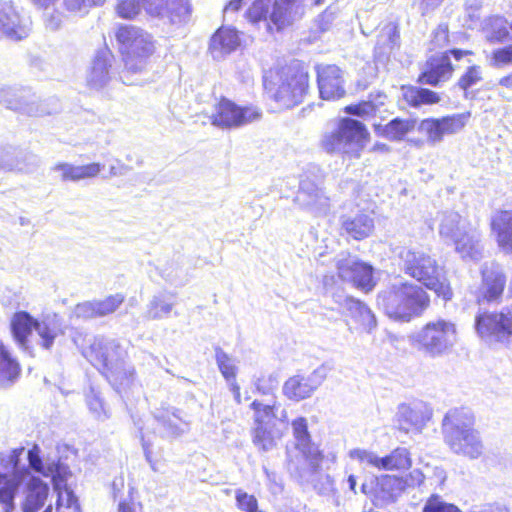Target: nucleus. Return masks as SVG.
Listing matches in <instances>:
<instances>
[{
  "instance_id": "1",
  "label": "nucleus",
  "mask_w": 512,
  "mask_h": 512,
  "mask_svg": "<svg viewBox=\"0 0 512 512\" xmlns=\"http://www.w3.org/2000/svg\"><path fill=\"white\" fill-rule=\"evenodd\" d=\"M27 452L23 447L0 453V507L2 512H18L16 497L27 481L23 512H37L48 497L49 487L40 478L31 475L27 466Z\"/></svg>"
},
{
  "instance_id": "2",
  "label": "nucleus",
  "mask_w": 512,
  "mask_h": 512,
  "mask_svg": "<svg viewBox=\"0 0 512 512\" xmlns=\"http://www.w3.org/2000/svg\"><path fill=\"white\" fill-rule=\"evenodd\" d=\"M83 355L105 375L118 392L126 389L133 382L134 368L126 362L127 352L118 341L95 337L90 346L84 350Z\"/></svg>"
},
{
  "instance_id": "3",
  "label": "nucleus",
  "mask_w": 512,
  "mask_h": 512,
  "mask_svg": "<svg viewBox=\"0 0 512 512\" xmlns=\"http://www.w3.org/2000/svg\"><path fill=\"white\" fill-rule=\"evenodd\" d=\"M370 139L366 126L352 118H342L327 128L321 136L320 147L328 154L344 159H359Z\"/></svg>"
},
{
  "instance_id": "4",
  "label": "nucleus",
  "mask_w": 512,
  "mask_h": 512,
  "mask_svg": "<svg viewBox=\"0 0 512 512\" xmlns=\"http://www.w3.org/2000/svg\"><path fill=\"white\" fill-rule=\"evenodd\" d=\"M308 81L305 71L292 66L272 67L263 74L265 93L284 108H291L302 101Z\"/></svg>"
},
{
  "instance_id": "5",
  "label": "nucleus",
  "mask_w": 512,
  "mask_h": 512,
  "mask_svg": "<svg viewBox=\"0 0 512 512\" xmlns=\"http://www.w3.org/2000/svg\"><path fill=\"white\" fill-rule=\"evenodd\" d=\"M27 461L31 470L44 477H51L58 494L56 512H82L77 497L68 485L72 473L67 465L49 457L44 458L38 445L27 451Z\"/></svg>"
},
{
  "instance_id": "6",
  "label": "nucleus",
  "mask_w": 512,
  "mask_h": 512,
  "mask_svg": "<svg viewBox=\"0 0 512 512\" xmlns=\"http://www.w3.org/2000/svg\"><path fill=\"white\" fill-rule=\"evenodd\" d=\"M444 441L457 455L478 459L484 452L480 433L473 428L472 417L462 410H450L443 419Z\"/></svg>"
},
{
  "instance_id": "7",
  "label": "nucleus",
  "mask_w": 512,
  "mask_h": 512,
  "mask_svg": "<svg viewBox=\"0 0 512 512\" xmlns=\"http://www.w3.org/2000/svg\"><path fill=\"white\" fill-rule=\"evenodd\" d=\"M399 257L406 274L433 290L444 300L452 297V290L447 283L444 270L437 261L423 251L403 248Z\"/></svg>"
},
{
  "instance_id": "8",
  "label": "nucleus",
  "mask_w": 512,
  "mask_h": 512,
  "mask_svg": "<svg viewBox=\"0 0 512 512\" xmlns=\"http://www.w3.org/2000/svg\"><path fill=\"white\" fill-rule=\"evenodd\" d=\"M379 303L384 305L389 317L409 320L421 316L428 307L429 299L421 287L396 279L390 290L379 296Z\"/></svg>"
},
{
  "instance_id": "9",
  "label": "nucleus",
  "mask_w": 512,
  "mask_h": 512,
  "mask_svg": "<svg viewBox=\"0 0 512 512\" xmlns=\"http://www.w3.org/2000/svg\"><path fill=\"white\" fill-rule=\"evenodd\" d=\"M116 38L124 55V73L142 72L156 50L153 36L139 27L123 25L118 28ZM122 77L124 78L125 74Z\"/></svg>"
},
{
  "instance_id": "10",
  "label": "nucleus",
  "mask_w": 512,
  "mask_h": 512,
  "mask_svg": "<svg viewBox=\"0 0 512 512\" xmlns=\"http://www.w3.org/2000/svg\"><path fill=\"white\" fill-rule=\"evenodd\" d=\"M10 329L18 346L29 353L35 344L49 348L61 332L57 322H11Z\"/></svg>"
},
{
  "instance_id": "11",
  "label": "nucleus",
  "mask_w": 512,
  "mask_h": 512,
  "mask_svg": "<svg viewBox=\"0 0 512 512\" xmlns=\"http://www.w3.org/2000/svg\"><path fill=\"white\" fill-rule=\"evenodd\" d=\"M455 325L452 322L428 323L418 333L410 336L411 344L432 356L440 355L454 343Z\"/></svg>"
},
{
  "instance_id": "12",
  "label": "nucleus",
  "mask_w": 512,
  "mask_h": 512,
  "mask_svg": "<svg viewBox=\"0 0 512 512\" xmlns=\"http://www.w3.org/2000/svg\"><path fill=\"white\" fill-rule=\"evenodd\" d=\"M406 487L403 478L383 474L366 479L361 485V492L368 496L377 507L394 503Z\"/></svg>"
},
{
  "instance_id": "13",
  "label": "nucleus",
  "mask_w": 512,
  "mask_h": 512,
  "mask_svg": "<svg viewBox=\"0 0 512 512\" xmlns=\"http://www.w3.org/2000/svg\"><path fill=\"white\" fill-rule=\"evenodd\" d=\"M260 110L255 106H239L229 99L222 98L215 106L210 117L214 126L219 128H239L259 120Z\"/></svg>"
},
{
  "instance_id": "14",
  "label": "nucleus",
  "mask_w": 512,
  "mask_h": 512,
  "mask_svg": "<svg viewBox=\"0 0 512 512\" xmlns=\"http://www.w3.org/2000/svg\"><path fill=\"white\" fill-rule=\"evenodd\" d=\"M471 117L470 112L455 113L440 118L423 119L418 126L420 133L426 136L431 145L441 143L446 136L463 131Z\"/></svg>"
},
{
  "instance_id": "15",
  "label": "nucleus",
  "mask_w": 512,
  "mask_h": 512,
  "mask_svg": "<svg viewBox=\"0 0 512 512\" xmlns=\"http://www.w3.org/2000/svg\"><path fill=\"white\" fill-rule=\"evenodd\" d=\"M328 372L329 368L321 365L308 376L294 375L284 383L283 393L295 401L309 398L327 378Z\"/></svg>"
},
{
  "instance_id": "16",
  "label": "nucleus",
  "mask_w": 512,
  "mask_h": 512,
  "mask_svg": "<svg viewBox=\"0 0 512 512\" xmlns=\"http://www.w3.org/2000/svg\"><path fill=\"white\" fill-rule=\"evenodd\" d=\"M336 266L338 275L343 281L351 282L366 292L373 289L375 281L371 265L347 255L339 258Z\"/></svg>"
},
{
  "instance_id": "17",
  "label": "nucleus",
  "mask_w": 512,
  "mask_h": 512,
  "mask_svg": "<svg viewBox=\"0 0 512 512\" xmlns=\"http://www.w3.org/2000/svg\"><path fill=\"white\" fill-rule=\"evenodd\" d=\"M256 389L265 396L264 400H254L251 403V409L254 411L255 425H277L281 423L286 427L288 417L285 409H282L281 404L277 401L274 395H270L271 389L264 390L261 388L260 383H256Z\"/></svg>"
},
{
  "instance_id": "18",
  "label": "nucleus",
  "mask_w": 512,
  "mask_h": 512,
  "mask_svg": "<svg viewBox=\"0 0 512 512\" xmlns=\"http://www.w3.org/2000/svg\"><path fill=\"white\" fill-rule=\"evenodd\" d=\"M317 84L323 100L335 101L345 95L344 75L336 65H317Z\"/></svg>"
},
{
  "instance_id": "19",
  "label": "nucleus",
  "mask_w": 512,
  "mask_h": 512,
  "mask_svg": "<svg viewBox=\"0 0 512 512\" xmlns=\"http://www.w3.org/2000/svg\"><path fill=\"white\" fill-rule=\"evenodd\" d=\"M432 417V409L422 401L402 404L398 408L397 423L405 432L420 433Z\"/></svg>"
},
{
  "instance_id": "20",
  "label": "nucleus",
  "mask_w": 512,
  "mask_h": 512,
  "mask_svg": "<svg viewBox=\"0 0 512 512\" xmlns=\"http://www.w3.org/2000/svg\"><path fill=\"white\" fill-rule=\"evenodd\" d=\"M296 203L315 214H325L329 209V197L314 182L303 179L295 198Z\"/></svg>"
},
{
  "instance_id": "21",
  "label": "nucleus",
  "mask_w": 512,
  "mask_h": 512,
  "mask_svg": "<svg viewBox=\"0 0 512 512\" xmlns=\"http://www.w3.org/2000/svg\"><path fill=\"white\" fill-rule=\"evenodd\" d=\"M30 31L27 21H23L10 2H0V38L21 40Z\"/></svg>"
},
{
  "instance_id": "22",
  "label": "nucleus",
  "mask_w": 512,
  "mask_h": 512,
  "mask_svg": "<svg viewBox=\"0 0 512 512\" xmlns=\"http://www.w3.org/2000/svg\"><path fill=\"white\" fill-rule=\"evenodd\" d=\"M124 299L125 297L122 294L117 293L103 300L79 303L74 309V314L77 318L84 319L106 317L115 312Z\"/></svg>"
},
{
  "instance_id": "23",
  "label": "nucleus",
  "mask_w": 512,
  "mask_h": 512,
  "mask_svg": "<svg viewBox=\"0 0 512 512\" xmlns=\"http://www.w3.org/2000/svg\"><path fill=\"white\" fill-rule=\"evenodd\" d=\"M292 429L296 439V448L308 461L311 469L315 470L321 461V453L318 447L311 443L307 420L304 417L295 419L292 422Z\"/></svg>"
},
{
  "instance_id": "24",
  "label": "nucleus",
  "mask_w": 512,
  "mask_h": 512,
  "mask_svg": "<svg viewBox=\"0 0 512 512\" xmlns=\"http://www.w3.org/2000/svg\"><path fill=\"white\" fill-rule=\"evenodd\" d=\"M111 54L108 50H101L95 56L86 75V84L91 90H100L106 86L109 77Z\"/></svg>"
},
{
  "instance_id": "25",
  "label": "nucleus",
  "mask_w": 512,
  "mask_h": 512,
  "mask_svg": "<svg viewBox=\"0 0 512 512\" xmlns=\"http://www.w3.org/2000/svg\"><path fill=\"white\" fill-rule=\"evenodd\" d=\"M479 338L488 345L512 339V322H475Z\"/></svg>"
},
{
  "instance_id": "26",
  "label": "nucleus",
  "mask_w": 512,
  "mask_h": 512,
  "mask_svg": "<svg viewBox=\"0 0 512 512\" xmlns=\"http://www.w3.org/2000/svg\"><path fill=\"white\" fill-rule=\"evenodd\" d=\"M452 242L455 246V251L462 259L476 261L481 257V234L475 227L471 226L464 230L462 235L455 238Z\"/></svg>"
},
{
  "instance_id": "27",
  "label": "nucleus",
  "mask_w": 512,
  "mask_h": 512,
  "mask_svg": "<svg viewBox=\"0 0 512 512\" xmlns=\"http://www.w3.org/2000/svg\"><path fill=\"white\" fill-rule=\"evenodd\" d=\"M162 437H177L189 430V422L177 409H166L155 415Z\"/></svg>"
},
{
  "instance_id": "28",
  "label": "nucleus",
  "mask_w": 512,
  "mask_h": 512,
  "mask_svg": "<svg viewBox=\"0 0 512 512\" xmlns=\"http://www.w3.org/2000/svg\"><path fill=\"white\" fill-rule=\"evenodd\" d=\"M491 229L500 249L512 253V210L497 212L492 217Z\"/></svg>"
},
{
  "instance_id": "29",
  "label": "nucleus",
  "mask_w": 512,
  "mask_h": 512,
  "mask_svg": "<svg viewBox=\"0 0 512 512\" xmlns=\"http://www.w3.org/2000/svg\"><path fill=\"white\" fill-rule=\"evenodd\" d=\"M416 124V119L396 117L385 125L375 124L374 131L390 141H401L415 129Z\"/></svg>"
},
{
  "instance_id": "30",
  "label": "nucleus",
  "mask_w": 512,
  "mask_h": 512,
  "mask_svg": "<svg viewBox=\"0 0 512 512\" xmlns=\"http://www.w3.org/2000/svg\"><path fill=\"white\" fill-rule=\"evenodd\" d=\"M341 227L344 233L355 240L369 237L374 229L373 218L365 213L342 217Z\"/></svg>"
},
{
  "instance_id": "31",
  "label": "nucleus",
  "mask_w": 512,
  "mask_h": 512,
  "mask_svg": "<svg viewBox=\"0 0 512 512\" xmlns=\"http://www.w3.org/2000/svg\"><path fill=\"white\" fill-rule=\"evenodd\" d=\"M452 65L447 53L440 57H433L428 61V69L420 76V81L430 85H437L450 77Z\"/></svg>"
},
{
  "instance_id": "32",
  "label": "nucleus",
  "mask_w": 512,
  "mask_h": 512,
  "mask_svg": "<svg viewBox=\"0 0 512 512\" xmlns=\"http://www.w3.org/2000/svg\"><path fill=\"white\" fill-rule=\"evenodd\" d=\"M472 225L457 212H444L439 223V234L445 240L453 241Z\"/></svg>"
},
{
  "instance_id": "33",
  "label": "nucleus",
  "mask_w": 512,
  "mask_h": 512,
  "mask_svg": "<svg viewBox=\"0 0 512 512\" xmlns=\"http://www.w3.org/2000/svg\"><path fill=\"white\" fill-rule=\"evenodd\" d=\"M483 285L482 296L488 302L497 300L503 293L505 277L497 268H485L482 271Z\"/></svg>"
},
{
  "instance_id": "34",
  "label": "nucleus",
  "mask_w": 512,
  "mask_h": 512,
  "mask_svg": "<svg viewBox=\"0 0 512 512\" xmlns=\"http://www.w3.org/2000/svg\"><path fill=\"white\" fill-rule=\"evenodd\" d=\"M102 168L103 165L99 163H91L82 166H74L68 163H62L56 165L54 170L61 173V179L64 181H79L96 177Z\"/></svg>"
},
{
  "instance_id": "35",
  "label": "nucleus",
  "mask_w": 512,
  "mask_h": 512,
  "mask_svg": "<svg viewBox=\"0 0 512 512\" xmlns=\"http://www.w3.org/2000/svg\"><path fill=\"white\" fill-rule=\"evenodd\" d=\"M281 430L277 425H255L253 430V444L258 450L267 452L276 447L281 438Z\"/></svg>"
},
{
  "instance_id": "36",
  "label": "nucleus",
  "mask_w": 512,
  "mask_h": 512,
  "mask_svg": "<svg viewBox=\"0 0 512 512\" xmlns=\"http://www.w3.org/2000/svg\"><path fill=\"white\" fill-rule=\"evenodd\" d=\"M20 375L19 363L14 359L7 347L0 341V386L13 384Z\"/></svg>"
},
{
  "instance_id": "37",
  "label": "nucleus",
  "mask_w": 512,
  "mask_h": 512,
  "mask_svg": "<svg viewBox=\"0 0 512 512\" xmlns=\"http://www.w3.org/2000/svg\"><path fill=\"white\" fill-rule=\"evenodd\" d=\"M240 44V39L236 30L232 28L221 27L212 36L210 48L213 52L227 54L234 51Z\"/></svg>"
},
{
  "instance_id": "38",
  "label": "nucleus",
  "mask_w": 512,
  "mask_h": 512,
  "mask_svg": "<svg viewBox=\"0 0 512 512\" xmlns=\"http://www.w3.org/2000/svg\"><path fill=\"white\" fill-rule=\"evenodd\" d=\"M483 35L490 44L503 43L509 38L508 22L505 18L494 16L484 22Z\"/></svg>"
},
{
  "instance_id": "39",
  "label": "nucleus",
  "mask_w": 512,
  "mask_h": 512,
  "mask_svg": "<svg viewBox=\"0 0 512 512\" xmlns=\"http://www.w3.org/2000/svg\"><path fill=\"white\" fill-rule=\"evenodd\" d=\"M164 18L171 24L181 25L189 21L191 5L189 0H164Z\"/></svg>"
},
{
  "instance_id": "40",
  "label": "nucleus",
  "mask_w": 512,
  "mask_h": 512,
  "mask_svg": "<svg viewBox=\"0 0 512 512\" xmlns=\"http://www.w3.org/2000/svg\"><path fill=\"white\" fill-rule=\"evenodd\" d=\"M148 316L153 319L176 317L173 296L167 294L155 296L149 304Z\"/></svg>"
},
{
  "instance_id": "41",
  "label": "nucleus",
  "mask_w": 512,
  "mask_h": 512,
  "mask_svg": "<svg viewBox=\"0 0 512 512\" xmlns=\"http://www.w3.org/2000/svg\"><path fill=\"white\" fill-rule=\"evenodd\" d=\"M382 470L400 471L407 470L412 465L408 450L404 447L394 449L390 454L382 457Z\"/></svg>"
},
{
  "instance_id": "42",
  "label": "nucleus",
  "mask_w": 512,
  "mask_h": 512,
  "mask_svg": "<svg viewBox=\"0 0 512 512\" xmlns=\"http://www.w3.org/2000/svg\"><path fill=\"white\" fill-rule=\"evenodd\" d=\"M403 97L411 106L414 107H418L423 104H435L440 100L437 93L429 89L417 87L403 88Z\"/></svg>"
},
{
  "instance_id": "43",
  "label": "nucleus",
  "mask_w": 512,
  "mask_h": 512,
  "mask_svg": "<svg viewBox=\"0 0 512 512\" xmlns=\"http://www.w3.org/2000/svg\"><path fill=\"white\" fill-rule=\"evenodd\" d=\"M399 40V33L397 26L394 23L386 24L382 29L377 39V49L381 53H388L392 51L397 45Z\"/></svg>"
},
{
  "instance_id": "44",
  "label": "nucleus",
  "mask_w": 512,
  "mask_h": 512,
  "mask_svg": "<svg viewBox=\"0 0 512 512\" xmlns=\"http://www.w3.org/2000/svg\"><path fill=\"white\" fill-rule=\"evenodd\" d=\"M217 366L227 382L236 380L237 366L235 360L221 348H215Z\"/></svg>"
},
{
  "instance_id": "45",
  "label": "nucleus",
  "mask_w": 512,
  "mask_h": 512,
  "mask_svg": "<svg viewBox=\"0 0 512 512\" xmlns=\"http://www.w3.org/2000/svg\"><path fill=\"white\" fill-rule=\"evenodd\" d=\"M352 459L357 460L360 464L382 470V457L375 452L365 449H354L349 452Z\"/></svg>"
},
{
  "instance_id": "46",
  "label": "nucleus",
  "mask_w": 512,
  "mask_h": 512,
  "mask_svg": "<svg viewBox=\"0 0 512 512\" xmlns=\"http://www.w3.org/2000/svg\"><path fill=\"white\" fill-rule=\"evenodd\" d=\"M345 308L348 316L360 320H369L374 318L371 310L362 302L356 299L348 298L345 301Z\"/></svg>"
},
{
  "instance_id": "47",
  "label": "nucleus",
  "mask_w": 512,
  "mask_h": 512,
  "mask_svg": "<svg viewBox=\"0 0 512 512\" xmlns=\"http://www.w3.org/2000/svg\"><path fill=\"white\" fill-rule=\"evenodd\" d=\"M235 499L237 508L242 512H264L259 509L256 497L241 489L236 490Z\"/></svg>"
},
{
  "instance_id": "48",
  "label": "nucleus",
  "mask_w": 512,
  "mask_h": 512,
  "mask_svg": "<svg viewBox=\"0 0 512 512\" xmlns=\"http://www.w3.org/2000/svg\"><path fill=\"white\" fill-rule=\"evenodd\" d=\"M384 102L380 100L378 103L373 101H363L358 104L346 106L345 112L358 117H369L376 113L378 106L383 105Z\"/></svg>"
},
{
  "instance_id": "49",
  "label": "nucleus",
  "mask_w": 512,
  "mask_h": 512,
  "mask_svg": "<svg viewBox=\"0 0 512 512\" xmlns=\"http://www.w3.org/2000/svg\"><path fill=\"white\" fill-rule=\"evenodd\" d=\"M141 0H120L116 6V12L123 19H133L141 11Z\"/></svg>"
},
{
  "instance_id": "50",
  "label": "nucleus",
  "mask_w": 512,
  "mask_h": 512,
  "mask_svg": "<svg viewBox=\"0 0 512 512\" xmlns=\"http://www.w3.org/2000/svg\"><path fill=\"white\" fill-rule=\"evenodd\" d=\"M489 63L497 68L512 65V45L495 49L491 54Z\"/></svg>"
},
{
  "instance_id": "51",
  "label": "nucleus",
  "mask_w": 512,
  "mask_h": 512,
  "mask_svg": "<svg viewBox=\"0 0 512 512\" xmlns=\"http://www.w3.org/2000/svg\"><path fill=\"white\" fill-rule=\"evenodd\" d=\"M423 512H461L453 504L446 503L438 496H431L425 503Z\"/></svg>"
},
{
  "instance_id": "52",
  "label": "nucleus",
  "mask_w": 512,
  "mask_h": 512,
  "mask_svg": "<svg viewBox=\"0 0 512 512\" xmlns=\"http://www.w3.org/2000/svg\"><path fill=\"white\" fill-rule=\"evenodd\" d=\"M271 2V0H255L247 11L248 19L253 23L266 19Z\"/></svg>"
},
{
  "instance_id": "53",
  "label": "nucleus",
  "mask_w": 512,
  "mask_h": 512,
  "mask_svg": "<svg viewBox=\"0 0 512 512\" xmlns=\"http://www.w3.org/2000/svg\"><path fill=\"white\" fill-rule=\"evenodd\" d=\"M288 7L282 2L275 1L273 3V9L269 15L271 22L279 29L285 23V17L287 14Z\"/></svg>"
},
{
  "instance_id": "54",
  "label": "nucleus",
  "mask_w": 512,
  "mask_h": 512,
  "mask_svg": "<svg viewBox=\"0 0 512 512\" xmlns=\"http://www.w3.org/2000/svg\"><path fill=\"white\" fill-rule=\"evenodd\" d=\"M481 80V69L478 66L470 67L467 72L460 78L459 86L466 90Z\"/></svg>"
},
{
  "instance_id": "55",
  "label": "nucleus",
  "mask_w": 512,
  "mask_h": 512,
  "mask_svg": "<svg viewBox=\"0 0 512 512\" xmlns=\"http://www.w3.org/2000/svg\"><path fill=\"white\" fill-rule=\"evenodd\" d=\"M141 5L148 15L164 18V0H141Z\"/></svg>"
},
{
  "instance_id": "56",
  "label": "nucleus",
  "mask_w": 512,
  "mask_h": 512,
  "mask_svg": "<svg viewBox=\"0 0 512 512\" xmlns=\"http://www.w3.org/2000/svg\"><path fill=\"white\" fill-rule=\"evenodd\" d=\"M448 43V27L440 24L432 34L431 44L433 48H443Z\"/></svg>"
},
{
  "instance_id": "57",
  "label": "nucleus",
  "mask_w": 512,
  "mask_h": 512,
  "mask_svg": "<svg viewBox=\"0 0 512 512\" xmlns=\"http://www.w3.org/2000/svg\"><path fill=\"white\" fill-rule=\"evenodd\" d=\"M88 406L89 409L94 413V415L101 419L106 417V412L103 406V402L98 395H93L88 397Z\"/></svg>"
},
{
  "instance_id": "58",
  "label": "nucleus",
  "mask_w": 512,
  "mask_h": 512,
  "mask_svg": "<svg viewBox=\"0 0 512 512\" xmlns=\"http://www.w3.org/2000/svg\"><path fill=\"white\" fill-rule=\"evenodd\" d=\"M64 5L67 10L77 12L84 10L86 7L91 6L92 4H89L88 0H64Z\"/></svg>"
},
{
  "instance_id": "59",
  "label": "nucleus",
  "mask_w": 512,
  "mask_h": 512,
  "mask_svg": "<svg viewBox=\"0 0 512 512\" xmlns=\"http://www.w3.org/2000/svg\"><path fill=\"white\" fill-rule=\"evenodd\" d=\"M14 166L11 154L0 148V169L12 170Z\"/></svg>"
},
{
  "instance_id": "60",
  "label": "nucleus",
  "mask_w": 512,
  "mask_h": 512,
  "mask_svg": "<svg viewBox=\"0 0 512 512\" xmlns=\"http://www.w3.org/2000/svg\"><path fill=\"white\" fill-rule=\"evenodd\" d=\"M471 512H509V510L503 505L485 504L473 509Z\"/></svg>"
},
{
  "instance_id": "61",
  "label": "nucleus",
  "mask_w": 512,
  "mask_h": 512,
  "mask_svg": "<svg viewBox=\"0 0 512 512\" xmlns=\"http://www.w3.org/2000/svg\"><path fill=\"white\" fill-rule=\"evenodd\" d=\"M404 481L406 482V485H420L424 481V475L420 470L415 469L410 472L409 477Z\"/></svg>"
},
{
  "instance_id": "62",
  "label": "nucleus",
  "mask_w": 512,
  "mask_h": 512,
  "mask_svg": "<svg viewBox=\"0 0 512 512\" xmlns=\"http://www.w3.org/2000/svg\"><path fill=\"white\" fill-rule=\"evenodd\" d=\"M130 170V168L123 164V163H120L118 162L117 165H112L110 167V176H124L128 173V171Z\"/></svg>"
},
{
  "instance_id": "63",
  "label": "nucleus",
  "mask_w": 512,
  "mask_h": 512,
  "mask_svg": "<svg viewBox=\"0 0 512 512\" xmlns=\"http://www.w3.org/2000/svg\"><path fill=\"white\" fill-rule=\"evenodd\" d=\"M229 388L233 393L235 401L240 404L242 402L241 400V393H240V387L236 383V380L228 382Z\"/></svg>"
},
{
  "instance_id": "64",
  "label": "nucleus",
  "mask_w": 512,
  "mask_h": 512,
  "mask_svg": "<svg viewBox=\"0 0 512 512\" xmlns=\"http://www.w3.org/2000/svg\"><path fill=\"white\" fill-rule=\"evenodd\" d=\"M146 437L147 436L145 434L142 435V446L144 449L146 459L149 462H151V450H150L151 443H150L149 439H146Z\"/></svg>"
}]
</instances>
